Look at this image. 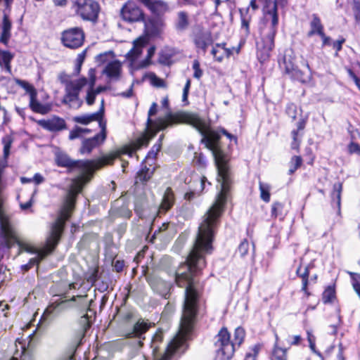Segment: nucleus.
Wrapping results in <instances>:
<instances>
[{
    "label": "nucleus",
    "instance_id": "864d4df0",
    "mask_svg": "<svg viewBox=\"0 0 360 360\" xmlns=\"http://www.w3.org/2000/svg\"><path fill=\"white\" fill-rule=\"evenodd\" d=\"M143 79L148 81L153 86H158V77L155 73L149 72L144 75Z\"/></svg>",
    "mask_w": 360,
    "mask_h": 360
},
{
    "label": "nucleus",
    "instance_id": "c756f323",
    "mask_svg": "<svg viewBox=\"0 0 360 360\" xmlns=\"http://www.w3.org/2000/svg\"><path fill=\"white\" fill-rule=\"evenodd\" d=\"M155 274V269H151L149 266H147V269L145 271V275L146 276V279L149 285L154 291H155L158 289V281L156 280Z\"/></svg>",
    "mask_w": 360,
    "mask_h": 360
},
{
    "label": "nucleus",
    "instance_id": "6e6d98bb",
    "mask_svg": "<svg viewBox=\"0 0 360 360\" xmlns=\"http://www.w3.org/2000/svg\"><path fill=\"white\" fill-rule=\"evenodd\" d=\"M286 113L289 117L295 120L297 116V108L295 105L293 103L288 104L286 107Z\"/></svg>",
    "mask_w": 360,
    "mask_h": 360
},
{
    "label": "nucleus",
    "instance_id": "58836bf2",
    "mask_svg": "<svg viewBox=\"0 0 360 360\" xmlns=\"http://www.w3.org/2000/svg\"><path fill=\"white\" fill-rule=\"evenodd\" d=\"M260 345H255L245 354L244 360H257V355L260 351Z\"/></svg>",
    "mask_w": 360,
    "mask_h": 360
},
{
    "label": "nucleus",
    "instance_id": "5fc2aeb1",
    "mask_svg": "<svg viewBox=\"0 0 360 360\" xmlns=\"http://www.w3.org/2000/svg\"><path fill=\"white\" fill-rule=\"evenodd\" d=\"M348 152L350 154H358L360 155V145L358 143L352 141L348 145Z\"/></svg>",
    "mask_w": 360,
    "mask_h": 360
},
{
    "label": "nucleus",
    "instance_id": "9b49d317",
    "mask_svg": "<svg viewBox=\"0 0 360 360\" xmlns=\"http://www.w3.org/2000/svg\"><path fill=\"white\" fill-rule=\"evenodd\" d=\"M193 41L198 52L205 55L209 46L214 42L212 33L202 28H198L193 32Z\"/></svg>",
    "mask_w": 360,
    "mask_h": 360
},
{
    "label": "nucleus",
    "instance_id": "dca6fc26",
    "mask_svg": "<svg viewBox=\"0 0 360 360\" xmlns=\"http://www.w3.org/2000/svg\"><path fill=\"white\" fill-rule=\"evenodd\" d=\"M162 106L163 108H165L167 110V112L164 117H159V131L174 124L182 123L181 122H170V120L169 119L170 115H176L178 114H182L184 112H180L176 113H172L169 109V100L167 96L162 98ZM183 123L186 124V122Z\"/></svg>",
    "mask_w": 360,
    "mask_h": 360
},
{
    "label": "nucleus",
    "instance_id": "f257e3e1",
    "mask_svg": "<svg viewBox=\"0 0 360 360\" xmlns=\"http://www.w3.org/2000/svg\"><path fill=\"white\" fill-rule=\"evenodd\" d=\"M169 119L170 122H186L200 133L202 136L201 142L205 144L206 148L211 150L213 155L217 169V181L221 188L215 202L202 217L193 248L186 260L181 264L175 273V276H195L205 266V255L212 253V243L215 229L232 183L230 158L221 148L220 133L226 136L231 141L233 139L236 142L237 139L224 129L219 131L210 129L206 123L195 114L182 113L170 115Z\"/></svg>",
    "mask_w": 360,
    "mask_h": 360
},
{
    "label": "nucleus",
    "instance_id": "8fccbe9b",
    "mask_svg": "<svg viewBox=\"0 0 360 360\" xmlns=\"http://www.w3.org/2000/svg\"><path fill=\"white\" fill-rule=\"evenodd\" d=\"M79 324L82 326L84 332H86L90 328L91 321L87 314L80 318Z\"/></svg>",
    "mask_w": 360,
    "mask_h": 360
},
{
    "label": "nucleus",
    "instance_id": "4d7b16f0",
    "mask_svg": "<svg viewBox=\"0 0 360 360\" xmlns=\"http://www.w3.org/2000/svg\"><path fill=\"white\" fill-rule=\"evenodd\" d=\"M191 79H188L186 82V84L184 87V89H183V95H182V101L183 102H186L188 101V96L189 90L191 88Z\"/></svg>",
    "mask_w": 360,
    "mask_h": 360
},
{
    "label": "nucleus",
    "instance_id": "aec40b11",
    "mask_svg": "<svg viewBox=\"0 0 360 360\" xmlns=\"http://www.w3.org/2000/svg\"><path fill=\"white\" fill-rule=\"evenodd\" d=\"M122 65L118 60H115L109 63L103 72L110 78L114 79H118L120 76Z\"/></svg>",
    "mask_w": 360,
    "mask_h": 360
},
{
    "label": "nucleus",
    "instance_id": "c03bdc74",
    "mask_svg": "<svg viewBox=\"0 0 360 360\" xmlns=\"http://www.w3.org/2000/svg\"><path fill=\"white\" fill-rule=\"evenodd\" d=\"M250 244L248 241L246 239H244L239 245L238 248V252L239 253L240 256L243 257H245L249 250Z\"/></svg>",
    "mask_w": 360,
    "mask_h": 360
},
{
    "label": "nucleus",
    "instance_id": "3c124183",
    "mask_svg": "<svg viewBox=\"0 0 360 360\" xmlns=\"http://www.w3.org/2000/svg\"><path fill=\"white\" fill-rule=\"evenodd\" d=\"M193 69L194 70L193 77L200 79L202 75V70L200 69V63L198 60L193 61Z\"/></svg>",
    "mask_w": 360,
    "mask_h": 360
},
{
    "label": "nucleus",
    "instance_id": "0e129e2a",
    "mask_svg": "<svg viewBox=\"0 0 360 360\" xmlns=\"http://www.w3.org/2000/svg\"><path fill=\"white\" fill-rule=\"evenodd\" d=\"M59 79L60 82L65 85V88L67 86V84L69 83H75V80H71L68 75L65 74H61L59 76Z\"/></svg>",
    "mask_w": 360,
    "mask_h": 360
},
{
    "label": "nucleus",
    "instance_id": "6e6552de",
    "mask_svg": "<svg viewBox=\"0 0 360 360\" xmlns=\"http://www.w3.org/2000/svg\"><path fill=\"white\" fill-rule=\"evenodd\" d=\"M61 40L65 46L70 49H77L84 43V33L81 28H70L62 33Z\"/></svg>",
    "mask_w": 360,
    "mask_h": 360
},
{
    "label": "nucleus",
    "instance_id": "f704fd0d",
    "mask_svg": "<svg viewBox=\"0 0 360 360\" xmlns=\"http://www.w3.org/2000/svg\"><path fill=\"white\" fill-rule=\"evenodd\" d=\"M260 197L266 202L270 201V186L267 184L259 182Z\"/></svg>",
    "mask_w": 360,
    "mask_h": 360
},
{
    "label": "nucleus",
    "instance_id": "f8f14e48",
    "mask_svg": "<svg viewBox=\"0 0 360 360\" xmlns=\"http://www.w3.org/2000/svg\"><path fill=\"white\" fill-rule=\"evenodd\" d=\"M122 18L127 22H136L142 20L143 12L133 1H127L120 11Z\"/></svg>",
    "mask_w": 360,
    "mask_h": 360
},
{
    "label": "nucleus",
    "instance_id": "c9c22d12",
    "mask_svg": "<svg viewBox=\"0 0 360 360\" xmlns=\"http://www.w3.org/2000/svg\"><path fill=\"white\" fill-rule=\"evenodd\" d=\"M302 163V159L300 156L294 155L289 163V174H292Z\"/></svg>",
    "mask_w": 360,
    "mask_h": 360
},
{
    "label": "nucleus",
    "instance_id": "13d9d810",
    "mask_svg": "<svg viewBox=\"0 0 360 360\" xmlns=\"http://www.w3.org/2000/svg\"><path fill=\"white\" fill-rule=\"evenodd\" d=\"M82 134V127H76L75 129L72 130L69 134V139L70 140H73L77 138H79Z\"/></svg>",
    "mask_w": 360,
    "mask_h": 360
},
{
    "label": "nucleus",
    "instance_id": "bb28decb",
    "mask_svg": "<svg viewBox=\"0 0 360 360\" xmlns=\"http://www.w3.org/2000/svg\"><path fill=\"white\" fill-rule=\"evenodd\" d=\"M189 25L188 15L185 11L178 13L177 19L175 22V28L178 31L186 30Z\"/></svg>",
    "mask_w": 360,
    "mask_h": 360
},
{
    "label": "nucleus",
    "instance_id": "052dcab7",
    "mask_svg": "<svg viewBox=\"0 0 360 360\" xmlns=\"http://www.w3.org/2000/svg\"><path fill=\"white\" fill-rule=\"evenodd\" d=\"M307 340L309 343V347L314 352H316V351H315V337L309 331H307Z\"/></svg>",
    "mask_w": 360,
    "mask_h": 360
},
{
    "label": "nucleus",
    "instance_id": "f03ea898",
    "mask_svg": "<svg viewBox=\"0 0 360 360\" xmlns=\"http://www.w3.org/2000/svg\"><path fill=\"white\" fill-rule=\"evenodd\" d=\"M158 111L157 105L153 103L148 115L146 127L144 133L139 137L130 146H124L120 149L112 151L96 160H71L66 154L59 153L56 155V161L58 166L78 169L79 171L89 172L93 169H101L108 165H112L113 161L123 154H132L141 147L147 146L149 141L153 139L158 131V122L153 120L152 116Z\"/></svg>",
    "mask_w": 360,
    "mask_h": 360
},
{
    "label": "nucleus",
    "instance_id": "603ef678",
    "mask_svg": "<svg viewBox=\"0 0 360 360\" xmlns=\"http://www.w3.org/2000/svg\"><path fill=\"white\" fill-rule=\"evenodd\" d=\"M345 42V39L344 37H340L338 40L334 41L332 44V46L334 49H335L336 52L335 56H337L338 55V52L342 50V44Z\"/></svg>",
    "mask_w": 360,
    "mask_h": 360
},
{
    "label": "nucleus",
    "instance_id": "473e14b6",
    "mask_svg": "<svg viewBox=\"0 0 360 360\" xmlns=\"http://www.w3.org/2000/svg\"><path fill=\"white\" fill-rule=\"evenodd\" d=\"M13 56L8 51L0 52V65H4L8 72L11 70L10 63Z\"/></svg>",
    "mask_w": 360,
    "mask_h": 360
},
{
    "label": "nucleus",
    "instance_id": "a19ab883",
    "mask_svg": "<svg viewBox=\"0 0 360 360\" xmlns=\"http://www.w3.org/2000/svg\"><path fill=\"white\" fill-rule=\"evenodd\" d=\"M155 46L150 47L148 50V55H147L146 58L144 59L143 60H142L138 65V68H146V67L148 66L150 64V58L153 56V55L155 54Z\"/></svg>",
    "mask_w": 360,
    "mask_h": 360
},
{
    "label": "nucleus",
    "instance_id": "c85d7f7f",
    "mask_svg": "<svg viewBox=\"0 0 360 360\" xmlns=\"http://www.w3.org/2000/svg\"><path fill=\"white\" fill-rule=\"evenodd\" d=\"M342 191V183H336L333 185V191L332 193L333 200L335 202L336 205L340 210L341 204V193Z\"/></svg>",
    "mask_w": 360,
    "mask_h": 360
},
{
    "label": "nucleus",
    "instance_id": "e2e57ef3",
    "mask_svg": "<svg viewBox=\"0 0 360 360\" xmlns=\"http://www.w3.org/2000/svg\"><path fill=\"white\" fill-rule=\"evenodd\" d=\"M321 39H322V47L326 46H332L333 41L332 39L326 36V34L323 32L322 34L320 35Z\"/></svg>",
    "mask_w": 360,
    "mask_h": 360
},
{
    "label": "nucleus",
    "instance_id": "412c9836",
    "mask_svg": "<svg viewBox=\"0 0 360 360\" xmlns=\"http://www.w3.org/2000/svg\"><path fill=\"white\" fill-rule=\"evenodd\" d=\"M323 25L321 23V19L316 14L311 15L310 21V30L307 33V37H311L315 34L320 36L323 32Z\"/></svg>",
    "mask_w": 360,
    "mask_h": 360
},
{
    "label": "nucleus",
    "instance_id": "393cba45",
    "mask_svg": "<svg viewBox=\"0 0 360 360\" xmlns=\"http://www.w3.org/2000/svg\"><path fill=\"white\" fill-rule=\"evenodd\" d=\"M149 326L148 324L143 321H139L133 327V329L131 332L127 333L125 335L127 338H131L134 337L139 338L142 334H143L148 329Z\"/></svg>",
    "mask_w": 360,
    "mask_h": 360
},
{
    "label": "nucleus",
    "instance_id": "a211bd4d",
    "mask_svg": "<svg viewBox=\"0 0 360 360\" xmlns=\"http://www.w3.org/2000/svg\"><path fill=\"white\" fill-rule=\"evenodd\" d=\"M279 63L281 68L284 69L285 72L288 75L297 68L295 65V57L292 50L285 51L282 62Z\"/></svg>",
    "mask_w": 360,
    "mask_h": 360
},
{
    "label": "nucleus",
    "instance_id": "4468645a",
    "mask_svg": "<svg viewBox=\"0 0 360 360\" xmlns=\"http://www.w3.org/2000/svg\"><path fill=\"white\" fill-rule=\"evenodd\" d=\"M38 124L42 128L50 131H59L66 129L65 121L57 116L48 120H41L38 122Z\"/></svg>",
    "mask_w": 360,
    "mask_h": 360
},
{
    "label": "nucleus",
    "instance_id": "69168bd1",
    "mask_svg": "<svg viewBox=\"0 0 360 360\" xmlns=\"http://www.w3.org/2000/svg\"><path fill=\"white\" fill-rule=\"evenodd\" d=\"M112 265L117 272H120L123 270L124 264V261L116 260L112 262Z\"/></svg>",
    "mask_w": 360,
    "mask_h": 360
},
{
    "label": "nucleus",
    "instance_id": "ea45409f",
    "mask_svg": "<svg viewBox=\"0 0 360 360\" xmlns=\"http://www.w3.org/2000/svg\"><path fill=\"white\" fill-rule=\"evenodd\" d=\"M350 275L353 288L360 298V274L351 273Z\"/></svg>",
    "mask_w": 360,
    "mask_h": 360
},
{
    "label": "nucleus",
    "instance_id": "4be33fe9",
    "mask_svg": "<svg viewBox=\"0 0 360 360\" xmlns=\"http://www.w3.org/2000/svg\"><path fill=\"white\" fill-rule=\"evenodd\" d=\"M225 43L216 44L212 47L211 53L214 58L218 62H221L224 57H229L231 53L229 49L225 48Z\"/></svg>",
    "mask_w": 360,
    "mask_h": 360
},
{
    "label": "nucleus",
    "instance_id": "a18cd8bd",
    "mask_svg": "<svg viewBox=\"0 0 360 360\" xmlns=\"http://www.w3.org/2000/svg\"><path fill=\"white\" fill-rule=\"evenodd\" d=\"M283 205L281 202H276L272 205L271 207V216L274 217H278L282 216Z\"/></svg>",
    "mask_w": 360,
    "mask_h": 360
},
{
    "label": "nucleus",
    "instance_id": "20e7f679",
    "mask_svg": "<svg viewBox=\"0 0 360 360\" xmlns=\"http://www.w3.org/2000/svg\"><path fill=\"white\" fill-rule=\"evenodd\" d=\"M278 0H267L264 9V17L260 23L259 33L264 54L268 57L274 48V37L277 32L278 16L277 3Z\"/></svg>",
    "mask_w": 360,
    "mask_h": 360
},
{
    "label": "nucleus",
    "instance_id": "a878e982",
    "mask_svg": "<svg viewBox=\"0 0 360 360\" xmlns=\"http://www.w3.org/2000/svg\"><path fill=\"white\" fill-rule=\"evenodd\" d=\"M74 121L82 124H88L93 121L103 122L101 119V112H94L91 115H83L74 117Z\"/></svg>",
    "mask_w": 360,
    "mask_h": 360
},
{
    "label": "nucleus",
    "instance_id": "79ce46f5",
    "mask_svg": "<svg viewBox=\"0 0 360 360\" xmlns=\"http://www.w3.org/2000/svg\"><path fill=\"white\" fill-rule=\"evenodd\" d=\"M170 10H171V8H169V6H168L167 4L159 0V15H160V13H165L166 12H169ZM164 25H165V23H164L163 20L159 16V29L161 27H163Z\"/></svg>",
    "mask_w": 360,
    "mask_h": 360
},
{
    "label": "nucleus",
    "instance_id": "72a5a7b5",
    "mask_svg": "<svg viewBox=\"0 0 360 360\" xmlns=\"http://www.w3.org/2000/svg\"><path fill=\"white\" fill-rule=\"evenodd\" d=\"M150 176L151 172L149 169H142L137 173L135 177V184L144 183L147 181Z\"/></svg>",
    "mask_w": 360,
    "mask_h": 360
},
{
    "label": "nucleus",
    "instance_id": "423d86ee",
    "mask_svg": "<svg viewBox=\"0 0 360 360\" xmlns=\"http://www.w3.org/2000/svg\"><path fill=\"white\" fill-rule=\"evenodd\" d=\"M88 80L86 77H82L75 80V83H69L65 88V95L62 103L68 105L70 108H79L83 101L79 98V93L82 88L87 84Z\"/></svg>",
    "mask_w": 360,
    "mask_h": 360
},
{
    "label": "nucleus",
    "instance_id": "774afa93",
    "mask_svg": "<svg viewBox=\"0 0 360 360\" xmlns=\"http://www.w3.org/2000/svg\"><path fill=\"white\" fill-rule=\"evenodd\" d=\"M292 139L293 141L292 143V149H297L299 147V142L297 141V131H292Z\"/></svg>",
    "mask_w": 360,
    "mask_h": 360
},
{
    "label": "nucleus",
    "instance_id": "37998d69",
    "mask_svg": "<svg viewBox=\"0 0 360 360\" xmlns=\"http://www.w3.org/2000/svg\"><path fill=\"white\" fill-rule=\"evenodd\" d=\"M18 83L29 94L30 98L32 97V96L37 94L34 87L28 82L25 81H19Z\"/></svg>",
    "mask_w": 360,
    "mask_h": 360
},
{
    "label": "nucleus",
    "instance_id": "6ab92c4d",
    "mask_svg": "<svg viewBox=\"0 0 360 360\" xmlns=\"http://www.w3.org/2000/svg\"><path fill=\"white\" fill-rule=\"evenodd\" d=\"M29 105L33 112L39 113L41 115H46V114L49 113L52 109V104L41 103L37 100V94L32 96V97H31L30 98Z\"/></svg>",
    "mask_w": 360,
    "mask_h": 360
},
{
    "label": "nucleus",
    "instance_id": "4c0bfd02",
    "mask_svg": "<svg viewBox=\"0 0 360 360\" xmlns=\"http://www.w3.org/2000/svg\"><path fill=\"white\" fill-rule=\"evenodd\" d=\"M335 298V290L331 287H328L322 295V300L323 303L328 304L333 302Z\"/></svg>",
    "mask_w": 360,
    "mask_h": 360
},
{
    "label": "nucleus",
    "instance_id": "7ed1b4c3",
    "mask_svg": "<svg viewBox=\"0 0 360 360\" xmlns=\"http://www.w3.org/2000/svg\"><path fill=\"white\" fill-rule=\"evenodd\" d=\"M96 169L94 168L89 172L79 171L81 174L72 180L63 207L53 224L52 239L55 244L59 238L60 233L63 231L65 221L70 217L71 212L75 207L77 195L82 191L83 186L91 180L94 171Z\"/></svg>",
    "mask_w": 360,
    "mask_h": 360
},
{
    "label": "nucleus",
    "instance_id": "09e8293b",
    "mask_svg": "<svg viewBox=\"0 0 360 360\" xmlns=\"http://www.w3.org/2000/svg\"><path fill=\"white\" fill-rule=\"evenodd\" d=\"M42 259H40L39 257H34V258H32L30 259L29 262L26 264H24V265H22L21 266V269L24 271H27L28 270H30L32 266H34V265H37L40 261H41Z\"/></svg>",
    "mask_w": 360,
    "mask_h": 360
},
{
    "label": "nucleus",
    "instance_id": "39448f33",
    "mask_svg": "<svg viewBox=\"0 0 360 360\" xmlns=\"http://www.w3.org/2000/svg\"><path fill=\"white\" fill-rule=\"evenodd\" d=\"M245 330L241 327L236 328L234 340H231V334L226 327H222L214 338V346L219 360H231L236 347H239L245 338Z\"/></svg>",
    "mask_w": 360,
    "mask_h": 360
},
{
    "label": "nucleus",
    "instance_id": "7c9ffc66",
    "mask_svg": "<svg viewBox=\"0 0 360 360\" xmlns=\"http://www.w3.org/2000/svg\"><path fill=\"white\" fill-rule=\"evenodd\" d=\"M271 360H287V349L278 347L276 342L271 356Z\"/></svg>",
    "mask_w": 360,
    "mask_h": 360
},
{
    "label": "nucleus",
    "instance_id": "e433bc0d",
    "mask_svg": "<svg viewBox=\"0 0 360 360\" xmlns=\"http://www.w3.org/2000/svg\"><path fill=\"white\" fill-rule=\"evenodd\" d=\"M193 162L194 165L201 168H205L207 165L206 158L202 153L195 152L194 153Z\"/></svg>",
    "mask_w": 360,
    "mask_h": 360
},
{
    "label": "nucleus",
    "instance_id": "cd10ccee",
    "mask_svg": "<svg viewBox=\"0 0 360 360\" xmlns=\"http://www.w3.org/2000/svg\"><path fill=\"white\" fill-rule=\"evenodd\" d=\"M174 54V51L170 48H165L162 50L159 56V63L169 65L172 63V58Z\"/></svg>",
    "mask_w": 360,
    "mask_h": 360
},
{
    "label": "nucleus",
    "instance_id": "0eeeda50",
    "mask_svg": "<svg viewBox=\"0 0 360 360\" xmlns=\"http://www.w3.org/2000/svg\"><path fill=\"white\" fill-rule=\"evenodd\" d=\"M77 13L84 20L96 21L99 13V5L94 0H74Z\"/></svg>",
    "mask_w": 360,
    "mask_h": 360
},
{
    "label": "nucleus",
    "instance_id": "b1692460",
    "mask_svg": "<svg viewBox=\"0 0 360 360\" xmlns=\"http://www.w3.org/2000/svg\"><path fill=\"white\" fill-rule=\"evenodd\" d=\"M296 274L297 276L302 278V291L304 292L307 297H309L311 295L307 290L309 276V267L306 266L302 271L301 266H300L296 270Z\"/></svg>",
    "mask_w": 360,
    "mask_h": 360
},
{
    "label": "nucleus",
    "instance_id": "f3484780",
    "mask_svg": "<svg viewBox=\"0 0 360 360\" xmlns=\"http://www.w3.org/2000/svg\"><path fill=\"white\" fill-rule=\"evenodd\" d=\"M175 197L172 189L167 187L162 194L161 202L159 203V215L165 214L174 205Z\"/></svg>",
    "mask_w": 360,
    "mask_h": 360
},
{
    "label": "nucleus",
    "instance_id": "de8ad7c7",
    "mask_svg": "<svg viewBox=\"0 0 360 360\" xmlns=\"http://www.w3.org/2000/svg\"><path fill=\"white\" fill-rule=\"evenodd\" d=\"M141 1L153 13L158 11V0H141Z\"/></svg>",
    "mask_w": 360,
    "mask_h": 360
},
{
    "label": "nucleus",
    "instance_id": "2eb2a0df",
    "mask_svg": "<svg viewBox=\"0 0 360 360\" xmlns=\"http://www.w3.org/2000/svg\"><path fill=\"white\" fill-rule=\"evenodd\" d=\"M302 65L305 66L306 70H301L296 68L291 73L289 77L295 80H297L301 83L306 84L311 79V70L309 68V65L306 60H303L302 62Z\"/></svg>",
    "mask_w": 360,
    "mask_h": 360
},
{
    "label": "nucleus",
    "instance_id": "5701e85b",
    "mask_svg": "<svg viewBox=\"0 0 360 360\" xmlns=\"http://www.w3.org/2000/svg\"><path fill=\"white\" fill-rule=\"evenodd\" d=\"M11 22L9 20L8 14L6 13H4L2 22V32L0 37V41L4 44H7L11 36Z\"/></svg>",
    "mask_w": 360,
    "mask_h": 360
},
{
    "label": "nucleus",
    "instance_id": "49530a36",
    "mask_svg": "<svg viewBox=\"0 0 360 360\" xmlns=\"http://www.w3.org/2000/svg\"><path fill=\"white\" fill-rule=\"evenodd\" d=\"M96 95L98 94L94 91V89H87L86 95L85 97L86 103L89 105H93L94 103Z\"/></svg>",
    "mask_w": 360,
    "mask_h": 360
},
{
    "label": "nucleus",
    "instance_id": "1a4fd4ad",
    "mask_svg": "<svg viewBox=\"0 0 360 360\" xmlns=\"http://www.w3.org/2000/svg\"><path fill=\"white\" fill-rule=\"evenodd\" d=\"M52 233H53V226H51V235L47 238L46 240V250H38L34 247H33L32 245H30L28 243L24 242V241H20L18 240L17 243L19 245L20 251H25L30 253H36L38 256V257L40 258V259H43L48 254L51 253L57 246L60 239V236L63 232L60 233L59 238L57 240V243L55 244L54 240L52 239Z\"/></svg>",
    "mask_w": 360,
    "mask_h": 360
},
{
    "label": "nucleus",
    "instance_id": "2f4dec72",
    "mask_svg": "<svg viewBox=\"0 0 360 360\" xmlns=\"http://www.w3.org/2000/svg\"><path fill=\"white\" fill-rule=\"evenodd\" d=\"M174 312V306L172 304L168 302L165 307L164 310L161 314L160 321L162 322L167 323V326H168L169 322L171 319V317Z\"/></svg>",
    "mask_w": 360,
    "mask_h": 360
},
{
    "label": "nucleus",
    "instance_id": "338daca9",
    "mask_svg": "<svg viewBox=\"0 0 360 360\" xmlns=\"http://www.w3.org/2000/svg\"><path fill=\"white\" fill-rule=\"evenodd\" d=\"M241 28L245 30L246 34L250 33L249 20L245 18H242Z\"/></svg>",
    "mask_w": 360,
    "mask_h": 360
},
{
    "label": "nucleus",
    "instance_id": "9d476101",
    "mask_svg": "<svg viewBox=\"0 0 360 360\" xmlns=\"http://www.w3.org/2000/svg\"><path fill=\"white\" fill-rule=\"evenodd\" d=\"M101 131L90 139H84L79 148V153L82 155L90 154L94 148L102 144L106 139V123L100 122Z\"/></svg>",
    "mask_w": 360,
    "mask_h": 360
},
{
    "label": "nucleus",
    "instance_id": "ddd939ff",
    "mask_svg": "<svg viewBox=\"0 0 360 360\" xmlns=\"http://www.w3.org/2000/svg\"><path fill=\"white\" fill-rule=\"evenodd\" d=\"M147 36H141L133 41L132 49L126 54L125 57L131 65H134L137 59L142 54L143 49L148 44Z\"/></svg>",
    "mask_w": 360,
    "mask_h": 360
},
{
    "label": "nucleus",
    "instance_id": "bf43d9fd",
    "mask_svg": "<svg viewBox=\"0 0 360 360\" xmlns=\"http://www.w3.org/2000/svg\"><path fill=\"white\" fill-rule=\"evenodd\" d=\"M89 81L88 83V89H94L95 88V84L96 80V77L95 75L94 70L93 69H91L89 72Z\"/></svg>",
    "mask_w": 360,
    "mask_h": 360
},
{
    "label": "nucleus",
    "instance_id": "680f3d73",
    "mask_svg": "<svg viewBox=\"0 0 360 360\" xmlns=\"http://www.w3.org/2000/svg\"><path fill=\"white\" fill-rule=\"evenodd\" d=\"M353 11L356 21H360V3L355 1L353 6Z\"/></svg>",
    "mask_w": 360,
    "mask_h": 360
}]
</instances>
